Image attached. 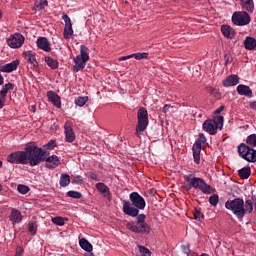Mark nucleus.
Returning <instances> with one entry per match:
<instances>
[{"instance_id": "nucleus-40", "label": "nucleus", "mask_w": 256, "mask_h": 256, "mask_svg": "<svg viewBox=\"0 0 256 256\" xmlns=\"http://www.w3.org/2000/svg\"><path fill=\"white\" fill-rule=\"evenodd\" d=\"M67 195L68 197H72V199H81L83 197V195L77 191H68Z\"/></svg>"}, {"instance_id": "nucleus-55", "label": "nucleus", "mask_w": 256, "mask_h": 256, "mask_svg": "<svg viewBox=\"0 0 256 256\" xmlns=\"http://www.w3.org/2000/svg\"><path fill=\"white\" fill-rule=\"evenodd\" d=\"M253 208H254L255 211H256V198H255V200H254V202H253Z\"/></svg>"}, {"instance_id": "nucleus-29", "label": "nucleus", "mask_w": 256, "mask_h": 256, "mask_svg": "<svg viewBox=\"0 0 256 256\" xmlns=\"http://www.w3.org/2000/svg\"><path fill=\"white\" fill-rule=\"evenodd\" d=\"M240 179H249L251 175V167L247 166L238 171Z\"/></svg>"}, {"instance_id": "nucleus-16", "label": "nucleus", "mask_w": 256, "mask_h": 256, "mask_svg": "<svg viewBox=\"0 0 256 256\" xmlns=\"http://www.w3.org/2000/svg\"><path fill=\"white\" fill-rule=\"evenodd\" d=\"M36 44L39 49H42V51H46V53H49L51 51V44L46 37L38 38Z\"/></svg>"}, {"instance_id": "nucleus-51", "label": "nucleus", "mask_w": 256, "mask_h": 256, "mask_svg": "<svg viewBox=\"0 0 256 256\" xmlns=\"http://www.w3.org/2000/svg\"><path fill=\"white\" fill-rule=\"evenodd\" d=\"M194 216H195V219L201 220V213L196 212V213L194 214Z\"/></svg>"}, {"instance_id": "nucleus-23", "label": "nucleus", "mask_w": 256, "mask_h": 256, "mask_svg": "<svg viewBox=\"0 0 256 256\" xmlns=\"http://www.w3.org/2000/svg\"><path fill=\"white\" fill-rule=\"evenodd\" d=\"M237 93H239L240 95H244L245 97H253V91L251 90V88L243 84L237 86Z\"/></svg>"}, {"instance_id": "nucleus-10", "label": "nucleus", "mask_w": 256, "mask_h": 256, "mask_svg": "<svg viewBox=\"0 0 256 256\" xmlns=\"http://www.w3.org/2000/svg\"><path fill=\"white\" fill-rule=\"evenodd\" d=\"M126 227L132 233H142L143 235H149L151 233V227H149L147 222H128Z\"/></svg>"}, {"instance_id": "nucleus-30", "label": "nucleus", "mask_w": 256, "mask_h": 256, "mask_svg": "<svg viewBox=\"0 0 256 256\" xmlns=\"http://www.w3.org/2000/svg\"><path fill=\"white\" fill-rule=\"evenodd\" d=\"M83 61H89V48L85 45L80 46V55H78Z\"/></svg>"}, {"instance_id": "nucleus-50", "label": "nucleus", "mask_w": 256, "mask_h": 256, "mask_svg": "<svg viewBox=\"0 0 256 256\" xmlns=\"http://www.w3.org/2000/svg\"><path fill=\"white\" fill-rule=\"evenodd\" d=\"M54 145H55V141H50V142L47 143L46 147L48 149H51V147H53Z\"/></svg>"}, {"instance_id": "nucleus-9", "label": "nucleus", "mask_w": 256, "mask_h": 256, "mask_svg": "<svg viewBox=\"0 0 256 256\" xmlns=\"http://www.w3.org/2000/svg\"><path fill=\"white\" fill-rule=\"evenodd\" d=\"M205 143H207V138H205V134L200 133L192 147L194 162L197 163V165H199L201 161V147H203Z\"/></svg>"}, {"instance_id": "nucleus-58", "label": "nucleus", "mask_w": 256, "mask_h": 256, "mask_svg": "<svg viewBox=\"0 0 256 256\" xmlns=\"http://www.w3.org/2000/svg\"><path fill=\"white\" fill-rule=\"evenodd\" d=\"M3 17V14L1 13V11H0V19Z\"/></svg>"}, {"instance_id": "nucleus-13", "label": "nucleus", "mask_w": 256, "mask_h": 256, "mask_svg": "<svg viewBox=\"0 0 256 256\" xmlns=\"http://www.w3.org/2000/svg\"><path fill=\"white\" fill-rule=\"evenodd\" d=\"M65 141L67 143H73L75 141V131L71 127V122H66L64 125Z\"/></svg>"}, {"instance_id": "nucleus-20", "label": "nucleus", "mask_w": 256, "mask_h": 256, "mask_svg": "<svg viewBox=\"0 0 256 256\" xmlns=\"http://www.w3.org/2000/svg\"><path fill=\"white\" fill-rule=\"evenodd\" d=\"M17 67H19V60H14L6 65L1 66L0 71H2V73H11L15 71Z\"/></svg>"}, {"instance_id": "nucleus-2", "label": "nucleus", "mask_w": 256, "mask_h": 256, "mask_svg": "<svg viewBox=\"0 0 256 256\" xmlns=\"http://www.w3.org/2000/svg\"><path fill=\"white\" fill-rule=\"evenodd\" d=\"M225 208L231 211L238 219H243L245 215L253 213V200L242 198H236L234 200H228L225 202Z\"/></svg>"}, {"instance_id": "nucleus-22", "label": "nucleus", "mask_w": 256, "mask_h": 256, "mask_svg": "<svg viewBox=\"0 0 256 256\" xmlns=\"http://www.w3.org/2000/svg\"><path fill=\"white\" fill-rule=\"evenodd\" d=\"M222 34L226 39H234L235 38V29H233L229 25H223L221 27Z\"/></svg>"}, {"instance_id": "nucleus-42", "label": "nucleus", "mask_w": 256, "mask_h": 256, "mask_svg": "<svg viewBox=\"0 0 256 256\" xmlns=\"http://www.w3.org/2000/svg\"><path fill=\"white\" fill-rule=\"evenodd\" d=\"M24 252H25V249H23V247L17 246V247H16L15 256H23V253H24Z\"/></svg>"}, {"instance_id": "nucleus-45", "label": "nucleus", "mask_w": 256, "mask_h": 256, "mask_svg": "<svg viewBox=\"0 0 256 256\" xmlns=\"http://www.w3.org/2000/svg\"><path fill=\"white\" fill-rule=\"evenodd\" d=\"M182 249H183V253H185L186 255H189V253H191V248H189V245L183 246Z\"/></svg>"}, {"instance_id": "nucleus-27", "label": "nucleus", "mask_w": 256, "mask_h": 256, "mask_svg": "<svg viewBox=\"0 0 256 256\" xmlns=\"http://www.w3.org/2000/svg\"><path fill=\"white\" fill-rule=\"evenodd\" d=\"M22 220L23 216L21 215V212L18 210H12L10 214V221H12V223H21Z\"/></svg>"}, {"instance_id": "nucleus-33", "label": "nucleus", "mask_w": 256, "mask_h": 256, "mask_svg": "<svg viewBox=\"0 0 256 256\" xmlns=\"http://www.w3.org/2000/svg\"><path fill=\"white\" fill-rule=\"evenodd\" d=\"M45 63L52 69H57L59 67V62L51 57H45Z\"/></svg>"}, {"instance_id": "nucleus-37", "label": "nucleus", "mask_w": 256, "mask_h": 256, "mask_svg": "<svg viewBox=\"0 0 256 256\" xmlns=\"http://www.w3.org/2000/svg\"><path fill=\"white\" fill-rule=\"evenodd\" d=\"M28 231L31 233V235H35V233H37V222H29Z\"/></svg>"}, {"instance_id": "nucleus-11", "label": "nucleus", "mask_w": 256, "mask_h": 256, "mask_svg": "<svg viewBox=\"0 0 256 256\" xmlns=\"http://www.w3.org/2000/svg\"><path fill=\"white\" fill-rule=\"evenodd\" d=\"M7 43L11 49H20V47H23V43H25V36H23L21 33H15L10 35Z\"/></svg>"}, {"instance_id": "nucleus-6", "label": "nucleus", "mask_w": 256, "mask_h": 256, "mask_svg": "<svg viewBox=\"0 0 256 256\" xmlns=\"http://www.w3.org/2000/svg\"><path fill=\"white\" fill-rule=\"evenodd\" d=\"M223 116H218L217 120H206L203 123V130L209 135H217V129H223Z\"/></svg>"}, {"instance_id": "nucleus-57", "label": "nucleus", "mask_w": 256, "mask_h": 256, "mask_svg": "<svg viewBox=\"0 0 256 256\" xmlns=\"http://www.w3.org/2000/svg\"><path fill=\"white\" fill-rule=\"evenodd\" d=\"M0 191H3V186L0 184Z\"/></svg>"}, {"instance_id": "nucleus-54", "label": "nucleus", "mask_w": 256, "mask_h": 256, "mask_svg": "<svg viewBox=\"0 0 256 256\" xmlns=\"http://www.w3.org/2000/svg\"><path fill=\"white\" fill-rule=\"evenodd\" d=\"M84 256H95V255L92 252H88Z\"/></svg>"}, {"instance_id": "nucleus-48", "label": "nucleus", "mask_w": 256, "mask_h": 256, "mask_svg": "<svg viewBox=\"0 0 256 256\" xmlns=\"http://www.w3.org/2000/svg\"><path fill=\"white\" fill-rule=\"evenodd\" d=\"M88 177H89V179H93L94 181H98L97 174L89 173Z\"/></svg>"}, {"instance_id": "nucleus-52", "label": "nucleus", "mask_w": 256, "mask_h": 256, "mask_svg": "<svg viewBox=\"0 0 256 256\" xmlns=\"http://www.w3.org/2000/svg\"><path fill=\"white\" fill-rule=\"evenodd\" d=\"M3 83H4V78H3V76L0 74V85H3Z\"/></svg>"}, {"instance_id": "nucleus-17", "label": "nucleus", "mask_w": 256, "mask_h": 256, "mask_svg": "<svg viewBox=\"0 0 256 256\" xmlns=\"http://www.w3.org/2000/svg\"><path fill=\"white\" fill-rule=\"evenodd\" d=\"M48 101H51V103L54 105V107H57L58 109H61V97L57 95V93L53 91L47 92Z\"/></svg>"}, {"instance_id": "nucleus-15", "label": "nucleus", "mask_w": 256, "mask_h": 256, "mask_svg": "<svg viewBox=\"0 0 256 256\" xmlns=\"http://www.w3.org/2000/svg\"><path fill=\"white\" fill-rule=\"evenodd\" d=\"M61 165V160L59 159V156L57 155H52L49 156L46 159V167L47 169H55Z\"/></svg>"}, {"instance_id": "nucleus-34", "label": "nucleus", "mask_w": 256, "mask_h": 256, "mask_svg": "<svg viewBox=\"0 0 256 256\" xmlns=\"http://www.w3.org/2000/svg\"><path fill=\"white\" fill-rule=\"evenodd\" d=\"M87 101H89L88 96H80L76 98L75 105H77L78 107H83L87 103Z\"/></svg>"}, {"instance_id": "nucleus-35", "label": "nucleus", "mask_w": 256, "mask_h": 256, "mask_svg": "<svg viewBox=\"0 0 256 256\" xmlns=\"http://www.w3.org/2000/svg\"><path fill=\"white\" fill-rule=\"evenodd\" d=\"M136 251L140 253L142 256H151L150 250L145 248V246L138 245L136 247Z\"/></svg>"}, {"instance_id": "nucleus-24", "label": "nucleus", "mask_w": 256, "mask_h": 256, "mask_svg": "<svg viewBox=\"0 0 256 256\" xmlns=\"http://www.w3.org/2000/svg\"><path fill=\"white\" fill-rule=\"evenodd\" d=\"M74 71L77 73V71H81V69H85V65L87 63V60H83V58H81V56H76L74 58Z\"/></svg>"}, {"instance_id": "nucleus-5", "label": "nucleus", "mask_w": 256, "mask_h": 256, "mask_svg": "<svg viewBox=\"0 0 256 256\" xmlns=\"http://www.w3.org/2000/svg\"><path fill=\"white\" fill-rule=\"evenodd\" d=\"M137 125L135 135L141 139L143 131L149 126V113L145 107H140L137 112Z\"/></svg>"}, {"instance_id": "nucleus-28", "label": "nucleus", "mask_w": 256, "mask_h": 256, "mask_svg": "<svg viewBox=\"0 0 256 256\" xmlns=\"http://www.w3.org/2000/svg\"><path fill=\"white\" fill-rule=\"evenodd\" d=\"M79 245L81 249L87 251V253H91L93 251V245H91L85 238L79 240Z\"/></svg>"}, {"instance_id": "nucleus-8", "label": "nucleus", "mask_w": 256, "mask_h": 256, "mask_svg": "<svg viewBox=\"0 0 256 256\" xmlns=\"http://www.w3.org/2000/svg\"><path fill=\"white\" fill-rule=\"evenodd\" d=\"M232 23L237 25V27L249 25L251 23V16L249 15V12H246L245 10L234 12L232 15Z\"/></svg>"}, {"instance_id": "nucleus-39", "label": "nucleus", "mask_w": 256, "mask_h": 256, "mask_svg": "<svg viewBox=\"0 0 256 256\" xmlns=\"http://www.w3.org/2000/svg\"><path fill=\"white\" fill-rule=\"evenodd\" d=\"M51 221L52 223H54V225H59L60 227H62V225H65V220L63 219V217H53Z\"/></svg>"}, {"instance_id": "nucleus-41", "label": "nucleus", "mask_w": 256, "mask_h": 256, "mask_svg": "<svg viewBox=\"0 0 256 256\" xmlns=\"http://www.w3.org/2000/svg\"><path fill=\"white\" fill-rule=\"evenodd\" d=\"M18 191L22 194V195H27V192L30 191L29 187L23 184L18 185Z\"/></svg>"}, {"instance_id": "nucleus-25", "label": "nucleus", "mask_w": 256, "mask_h": 256, "mask_svg": "<svg viewBox=\"0 0 256 256\" xmlns=\"http://www.w3.org/2000/svg\"><path fill=\"white\" fill-rule=\"evenodd\" d=\"M244 47L247 51H253L256 49V39L250 36L246 37L244 40Z\"/></svg>"}, {"instance_id": "nucleus-43", "label": "nucleus", "mask_w": 256, "mask_h": 256, "mask_svg": "<svg viewBox=\"0 0 256 256\" xmlns=\"http://www.w3.org/2000/svg\"><path fill=\"white\" fill-rule=\"evenodd\" d=\"M137 223H146L145 222V214H140L137 216Z\"/></svg>"}, {"instance_id": "nucleus-7", "label": "nucleus", "mask_w": 256, "mask_h": 256, "mask_svg": "<svg viewBox=\"0 0 256 256\" xmlns=\"http://www.w3.org/2000/svg\"><path fill=\"white\" fill-rule=\"evenodd\" d=\"M238 153L242 159L249 161V163H255L256 161V150L249 147L247 144L242 143L238 146Z\"/></svg>"}, {"instance_id": "nucleus-21", "label": "nucleus", "mask_w": 256, "mask_h": 256, "mask_svg": "<svg viewBox=\"0 0 256 256\" xmlns=\"http://www.w3.org/2000/svg\"><path fill=\"white\" fill-rule=\"evenodd\" d=\"M235 85H239V76L232 74L223 80L224 87H235Z\"/></svg>"}, {"instance_id": "nucleus-31", "label": "nucleus", "mask_w": 256, "mask_h": 256, "mask_svg": "<svg viewBox=\"0 0 256 256\" xmlns=\"http://www.w3.org/2000/svg\"><path fill=\"white\" fill-rule=\"evenodd\" d=\"M13 89H15V85L13 83L5 84L2 87V90L0 91V96L4 97V98H7V93H9V91H11Z\"/></svg>"}, {"instance_id": "nucleus-46", "label": "nucleus", "mask_w": 256, "mask_h": 256, "mask_svg": "<svg viewBox=\"0 0 256 256\" xmlns=\"http://www.w3.org/2000/svg\"><path fill=\"white\" fill-rule=\"evenodd\" d=\"M47 5H48L47 0H43V1L40 2L39 9H45V7H47Z\"/></svg>"}, {"instance_id": "nucleus-18", "label": "nucleus", "mask_w": 256, "mask_h": 256, "mask_svg": "<svg viewBox=\"0 0 256 256\" xmlns=\"http://www.w3.org/2000/svg\"><path fill=\"white\" fill-rule=\"evenodd\" d=\"M240 6L247 13H253L255 11V2L253 0H240Z\"/></svg>"}, {"instance_id": "nucleus-12", "label": "nucleus", "mask_w": 256, "mask_h": 256, "mask_svg": "<svg viewBox=\"0 0 256 256\" xmlns=\"http://www.w3.org/2000/svg\"><path fill=\"white\" fill-rule=\"evenodd\" d=\"M62 19L65 23L63 37L69 40L73 37V23H71V18H69L67 14H63Z\"/></svg>"}, {"instance_id": "nucleus-36", "label": "nucleus", "mask_w": 256, "mask_h": 256, "mask_svg": "<svg viewBox=\"0 0 256 256\" xmlns=\"http://www.w3.org/2000/svg\"><path fill=\"white\" fill-rule=\"evenodd\" d=\"M247 146L248 147H256V135L255 134H251L250 136L247 137L246 140Z\"/></svg>"}, {"instance_id": "nucleus-32", "label": "nucleus", "mask_w": 256, "mask_h": 256, "mask_svg": "<svg viewBox=\"0 0 256 256\" xmlns=\"http://www.w3.org/2000/svg\"><path fill=\"white\" fill-rule=\"evenodd\" d=\"M69 183H71V176L62 174L59 181L60 187H68Z\"/></svg>"}, {"instance_id": "nucleus-44", "label": "nucleus", "mask_w": 256, "mask_h": 256, "mask_svg": "<svg viewBox=\"0 0 256 256\" xmlns=\"http://www.w3.org/2000/svg\"><path fill=\"white\" fill-rule=\"evenodd\" d=\"M5 101H7V98L4 96H0V109H3L5 107Z\"/></svg>"}, {"instance_id": "nucleus-26", "label": "nucleus", "mask_w": 256, "mask_h": 256, "mask_svg": "<svg viewBox=\"0 0 256 256\" xmlns=\"http://www.w3.org/2000/svg\"><path fill=\"white\" fill-rule=\"evenodd\" d=\"M96 189L99 191V193H101V195H103V197H109V187H107V185L104 183H97Z\"/></svg>"}, {"instance_id": "nucleus-49", "label": "nucleus", "mask_w": 256, "mask_h": 256, "mask_svg": "<svg viewBox=\"0 0 256 256\" xmlns=\"http://www.w3.org/2000/svg\"><path fill=\"white\" fill-rule=\"evenodd\" d=\"M225 109V106H220L217 110H215L216 115H219Z\"/></svg>"}, {"instance_id": "nucleus-38", "label": "nucleus", "mask_w": 256, "mask_h": 256, "mask_svg": "<svg viewBox=\"0 0 256 256\" xmlns=\"http://www.w3.org/2000/svg\"><path fill=\"white\" fill-rule=\"evenodd\" d=\"M209 203L213 207H216L217 203H219V195L213 194L212 196L209 197Z\"/></svg>"}, {"instance_id": "nucleus-19", "label": "nucleus", "mask_w": 256, "mask_h": 256, "mask_svg": "<svg viewBox=\"0 0 256 256\" xmlns=\"http://www.w3.org/2000/svg\"><path fill=\"white\" fill-rule=\"evenodd\" d=\"M136 59L137 61H141V59H147L149 57V53L143 52V53H134L130 54L128 56H122L118 60L119 61H127V59Z\"/></svg>"}, {"instance_id": "nucleus-56", "label": "nucleus", "mask_w": 256, "mask_h": 256, "mask_svg": "<svg viewBox=\"0 0 256 256\" xmlns=\"http://www.w3.org/2000/svg\"><path fill=\"white\" fill-rule=\"evenodd\" d=\"M3 167V162L0 160V169Z\"/></svg>"}, {"instance_id": "nucleus-4", "label": "nucleus", "mask_w": 256, "mask_h": 256, "mask_svg": "<svg viewBox=\"0 0 256 256\" xmlns=\"http://www.w3.org/2000/svg\"><path fill=\"white\" fill-rule=\"evenodd\" d=\"M184 180L186 183H188V186H186L187 191L190 189H199L202 191V193H205L206 195H211L213 193V187L211 185L206 184L205 180L202 178H197L193 177L192 175L190 176H184Z\"/></svg>"}, {"instance_id": "nucleus-1", "label": "nucleus", "mask_w": 256, "mask_h": 256, "mask_svg": "<svg viewBox=\"0 0 256 256\" xmlns=\"http://www.w3.org/2000/svg\"><path fill=\"white\" fill-rule=\"evenodd\" d=\"M8 163L14 165H30L36 167L45 161V152L35 142H29L25 145L23 151H15L7 156Z\"/></svg>"}, {"instance_id": "nucleus-53", "label": "nucleus", "mask_w": 256, "mask_h": 256, "mask_svg": "<svg viewBox=\"0 0 256 256\" xmlns=\"http://www.w3.org/2000/svg\"><path fill=\"white\" fill-rule=\"evenodd\" d=\"M215 91H217V90H215V88H209L210 93H215Z\"/></svg>"}, {"instance_id": "nucleus-14", "label": "nucleus", "mask_w": 256, "mask_h": 256, "mask_svg": "<svg viewBox=\"0 0 256 256\" xmlns=\"http://www.w3.org/2000/svg\"><path fill=\"white\" fill-rule=\"evenodd\" d=\"M23 57L28 63H30L32 69H37V67L39 66V63L37 62L35 53L31 51H25L23 53Z\"/></svg>"}, {"instance_id": "nucleus-3", "label": "nucleus", "mask_w": 256, "mask_h": 256, "mask_svg": "<svg viewBox=\"0 0 256 256\" xmlns=\"http://www.w3.org/2000/svg\"><path fill=\"white\" fill-rule=\"evenodd\" d=\"M130 201H124L123 212L125 215H129V217H137L139 209H145V199L139 193L132 192L130 194Z\"/></svg>"}, {"instance_id": "nucleus-47", "label": "nucleus", "mask_w": 256, "mask_h": 256, "mask_svg": "<svg viewBox=\"0 0 256 256\" xmlns=\"http://www.w3.org/2000/svg\"><path fill=\"white\" fill-rule=\"evenodd\" d=\"M171 105H169V104H166V105H164V107H163V109H162V111H163V113H167L168 111H169V109H171Z\"/></svg>"}]
</instances>
